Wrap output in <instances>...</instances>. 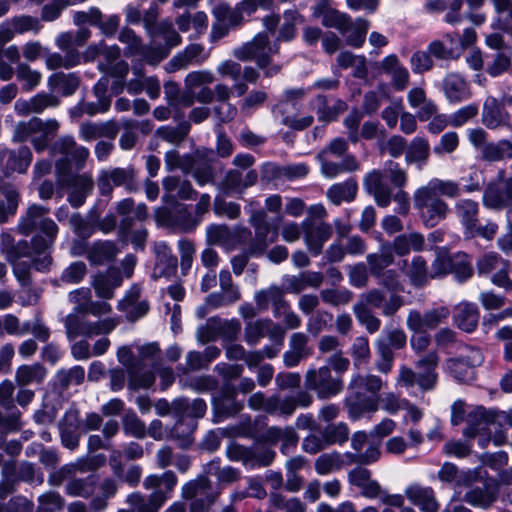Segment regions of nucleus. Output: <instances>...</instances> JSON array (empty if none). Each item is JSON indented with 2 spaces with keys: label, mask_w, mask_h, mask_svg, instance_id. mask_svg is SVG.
I'll list each match as a JSON object with an SVG mask.
<instances>
[{
  "label": "nucleus",
  "mask_w": 512,
  "mask_h": 512,
  "mask_svg": "<svg viewBox=\"0 0 512 512\" xmlns=\"http://www.w3.org/2000/svg\"><path fill=\"white\" fill-rule=\"evenodd\" d=\"M377 279L379 286L390 291L387 297L386 293L379 288H372L360 295L352 311L360 325L364 326L369 334L378 332L381 328V320L372 309H381L384 317H393L403 306L404 297L395 293L399 290L401 284L396 270L389 269L382 272Z\"/></svg>",
  "instance_id": "f257e3e1"
},
{
  "label": "nucleus",
  "mask_w": 512,
  "mask_h": 512,
  "mask_svg": "<svg viewBox=\"0 0 512 512\" xmlns=\"http://www.w3.org/2000/svg\"><path fill=\"white\" fill-rule=\"evenodd\" d=\"M461 191L458 182L439 178H432L426 185L417 188L413 194V205L423 225L434 228L445 221L451 210L442 197L457 199Z\"/></svg>",
  "instance_id": "f03ea898"
},
{
  "label": "nucleus",
  "mask_w": 512,
  "mask_h": 512,
  "mask_svg": "<svg viewBox=\"0 0 512 512\" xmlns=\"http://www.w3.org/2000/svg\"><path fill=\"white\" fill-rule=\"evenodd\" d=\"M384 386L382 378L375 374L355 373L348 384L344 406L352 420L365 414L375 413L380 406V391Z\"/></svg>",
  "instance_id": "7ed1b4c3"
},
{
  "label": "nucleus",
  "mask_w": 512,
  "mask_h": 512,
  "mask_svg": "<svg viewBox=\"0 0 512 512\" xmlns=\"http://www.w3.org/2000/svg\"><path fill=\"white\" fill-rule=\"evenodd\" d=\"M177 484L178 477L172 470L150 474L143 480V487L151 493L147 496L140 492L129 494L126 502L132 509H121L118 512H159L172 497Z\"/></svg>",
  "instance_id": "20e7f679"
},
{
  "label": "nucleus",
  "mask_w": 512,
  "mask_h": 512,
  "mask_svg": "<svg viewBox=\"0 0 512 512\" xmlns=\"http://www.w3.org/2000/svg\"><path fill=\"white\" fill-rule=\"evenodd\" d=\"M249 223L254 228L255 235L248 228H239L237 237L240 243L248 241L246 248L242 253L237 254L231 259L233 273L241 275L247 266L250 257H260L265 254L273 239H268L270 224L267 220V212L263 209L255 210L251 213Z\"/></svg>",
  "instance_id": "39448f33"
},
{
  "label": "nucleus",
  "mask_w": 512,
  "mask_h": 512,
  "mask_svg": "<svg viewBox=\"0 0 512 512\" xmlns=\"http://www.w3.org/2000/svg\"><path fill=\"white\" fill-rule=\"evenodd\" d=\"M407 182V171L393 160L386 161L383 170H372L363 179V185L367 193L373 196L379 207L383 208L391 203L392 187L402 189Z\"/></svg>",
  "instance_id": "423d86ee"
},
{
  "label": "nucleus",
  "mask_w": 512,
  "mask_h": 512,
  "mask_svg": "<svg viewBox=\"0 0 512 512\" xmlns=\"http://www.w3.org/2000/svg\"><path fill=\"white\" fill-rule=\"evenodd\" d=\"M348 143L343 138L333 139L317 154L321 173L326 178H335L341 173H352L360 168V163L352 154H346Z\"/></svg>",
  "instance_id": "0eeeda50"
},
{
  "label": "nucleus",
  "mask_w": 512,
  "mask_h": 512,
  "mask_svg": "<svg viewBox=\"0 0 512 512\" xmlns=\"http://www.w3.org/2000/svg\"><path fill=\"white\" fill-rule=\"evenodd\" d=\"M439 363V356L436 351H430L421 356L416 362L413 369L402 366L399 370L396 382L401 387L413 388L418 386L423 392L435 389L438 382V374L436 368Z\"/></svg>",
  "instance_id": "6e6552de"
},
{
  "label": "nucleus",
  "mask_w": 512,
  "mask_h": 512,
  "mask_svg": "<svg viewBox=\"0 0 512 512\" xmlns=\"http://www.w3.org/2000/svg\"><path fill=\"white\" fill-rule=\"evenodd\" d=\"M221 488L215 486L203 471L181 487V497L189 501V512H207L219 499Z\"/></svg>",
  "instance_id": "1a4fd4ad"
},
{
  "label": "nucleus",
  "mask_w": 512,
  "mask_h": 512,
  "mask_svg": "<svg viewBox=\"0 0 512 512\" xmlns=\"http://www.w3.org/2000/svg\"><path fill=\"white\" fill-rule=\"evenodd\" d=\"M60 124L55 119L42 120L32 117L28 121L19 122L14 129L13 140L25 142L30 137L36 152H43L49 147V143L59 130Z\"/></svg>",
  "instance_id": "9d476101"
},
{
  "label": "nucleus",
  "mask_w": 512,
  "mask_h": 512,
  "mask_svg": "<svg viewBox=\"0 0 512 512\" xmlns=\"http://www.w3.org/2000/svg\"><path fill=\"white\" fill-rule=\"evenodd\" d=\"M48 148L52 156L60 155L55 161V175L67 174L74 169L82 170L90 154L89 150L78 145L72 136L60 137Z\"/></svg>",
  "instance_id": "9b49d317"
},
{
  "label": "nucleus",
  "mask_w": 512,
  "mask_h": 512,
  "mask_svg": "<svg viewBox=\"0 0 512 512\" xmlns=\"http://www.w3.org/2000/svg\"><path fill=\"white\" fill-rule=\"evenodd\" d=\"M96 185L100 195L104 197H111L117 187H122L127 193H136L140 189L139 171L133 164L102 169L97 176Z\"/></svg>",
  "instance_id": "f8f14e48"
},
{
  "label": "nucleus",
  "mask_w": 512,
  "mask_h": 512,
  "mask_svg": "<svg viewBox=\"0 0 512 512\" xmlns=\"http://www.w3.org/2000/svg\"><path fill=\"white\" fill-rule=\"evenodd\" d=\"M306 390L315 392L318 399L325 400L340 394L344 389L342 376L333 375L332 369L327 366L310 368L304 376Z\"/></svg>",
  "instance_id": "ddd939ff"
},
{
  "label": "nucleus",
  "mask_w": 512,
  "mask_h": 512,
  "mask_svg": "<svg viewBox=\"0 0 512 512\" xmlns=\"http://www.w3.org/2000/svg\"><path fill=\"white\" fill-rule=\"evenodd\" d=\"M56 183L59 189L68 191L67 201L74 208H79L85 203L95 186L92 175L87 172L56 174Z\"/></svg>",
  "instance_id": "4468645a"
},
{
  "label": "nucleus",
  "mask_w": 512,
  "mask_h": 512,
  "mask_svg": "<svg viewBox=\"0 0 512 512\" xmlns=\"http://www.w3.org/2000/svg\"><path fill=\"white\" fill-rule=\"evenodd\" d=\"M482 202L486 208L492 210L511 209L512 176H508L505 169H499L495 179L486 185Z\"/></svg>",
  "instance_id": "2eb2a0df"
},
{
  "label": "nucleus",
  "mask_w": 512,
  "mask_h": 512,
  "mask_svg": "<svg viewBox=\"0 0 512 512\" xmlns=\"http://www.w3.org/2000/svg\"><path fill=\"white\" fill-rule=\"evenodd\" d=\"M279 53V45H271L267 32H260L254 38L234 49L233 55L241 61H254L258 67H265L270 63V57Z\"/></svg>",
  "instance_id": "dca6fc26"
},
{
  "label": "nucleus",
  "mask_w": 512,
  "mask_h": 512,
  "mask_svg": "<svg viewBox=\"0 0 512 512\" xmlns=\"http://www.w3.org/2000/svg\"><path fill=\"white\" fill-rule=\"evenodd\" d=\"M49 212L48 207L39 204L30 205L19 220L17 232L28 236L39 229L48 238L56 237L58 226L48 217Z\"/></svg>",
  "instance_id": "f3484780"
},
{
  "label": "nucleus",
  "mask_w": 512,
  "mask_h": 512,
  "mask_svg": "<svg viewBox=\"0 0 512 512\" xmlns=\"http://www.w3.org/2000/svg\"><path fill=\"white\" fill-rule=\"evenodd\" d=\"M501 421L512 426V414H497L492 410H486L483 407H477L467 416V427L463 434L466 438L473 439L483 432L490 431V425L500 424Z\"/></svg>",
  "instance_id": "a211bd4d"
},
{
  "label": "nucleus",
  "mask_w": 512,
  "mask_h": 512,
  "mask_svg": "<svg viewBox=\"0 0 512 512\" xmlns=\"http://www.w3.org/2000/svg\"><path fill=\"white\" fill-rule=\"evenodd\" d=\"M100 494L94 496L89 506L83 501L75 500L68 504L67 512H104L108 507V500L114 497L118 491V483L114 478L103 479L99 484Z\"/></svg>",
  "instance_id": "6ab92c4d"
},
{
  "label": "nucleus",
  "mask_w": 512,
  "mask_h": 512,
  "mask_svg": "<svg viewBox=\"0 0 512 512\" xmlns=\"http://www.w3.org/2000/svg\"><path fill=\"white\" fill-rule=\"evenodd\" d=\"M41 28V21L37 17L27 14L13 16L0 25V48L10 42L16 34L28 32L36 34Z\"/></svg>",
  "instance_id": "aec40b11"
},
{
  "label": "nucleus",
  "mask_w": 512,
  "mask_h": 512,
  "mask_svg": "<svg viewBox=\"0 0 512 512\" xmlns=\"http://www.w3.org/2000/svg\"><path fill=\"white\" fill-rule=\"evenodd\" d=\"M58 430L61 444L73 451L78 448L80 439L84 433L80 413L75 407H70L59 420Z\"/></svg>",
  "instance_id": "412c9836"
},
{
  "label": "nucleus",
  "mask_w": 512,
  "mask_h": 512,
  "mask_svg": "<svg viewBox=\"0 0 512 512\" xmlns=\"http://www.w3.org/2000/svg\"><path fill=\"white\" fill-rule=\"evenodd\" d=\"M304 233V241L314 256L322 253L323 246L332 236V226L324 221L315 222L311 219H305L301 223Z\"/></svg>",
  "instance_id": "4be33fe9"
},
{
  "label": "nucleus",
  "mask_w": 512,
  "mask_h": 512,
  "mask_svg": "<svg viewBox=\"0 0 512 512\" xmlns=\"http://www.w3.org/2000/svg\"><path fill=\"white\" fill-rule=\"evenodd\" d=\"M172 206L174 207V210L168 208L157 209V219L159 221L172 224L183 232L194 231L200 224V218L192 215L186 205L177 204Z\"/></svg>",
  "instance_id": "5701e85b"
},
{
  "label": "nucleus",
  "mask_w": 512,
  "mask_h": 512,
  "mask_svg": "<svg viewBox=\"0 0 512 512\" xmlns=\"http://www.w3.org/2000/svg\"><path fill=\"white\" fill-rule=\"evenodd\" d=\"M253 298L260 312H265L271 307L275 317L280 316L282 310L289 308L284 288L276 284L256 291Z\"/></svg>",
  "instance_id": "b1692460"
},
{
  "label": "nucleus",
  "mask_w": 512,
  "mask_h": 512,
  "mask_svg": "<svg viewBox=\"0 0 512 512\" xmlns=\"http://www.w3.org/2000/svg\"><path fill=\"white\" fill-rule=\"evenodd\" d=\"M237 389L231 384H224L219 395L213 399V412L216 421L236 416L244 405L236 399Z\"/></svg>",
  "instance_id": "393cba45"
},
{
  "label": "nucleus",
  "mask_w": 512,
  "mask_h": 512,
  "mask_svg": "<svg viewBox=\"0 0 512 512\" xmlns=\"http://www.w3.org/2000/svg\"><path fill=\"white\" fill-rule=\"evenodd\" d=\"M162 186L164 190L162 200L168 205H177L178 200H194L197 197V191L191 182L178 176L165 177Z\"/></svg>",
  "instance_id": "a878e982"
},
{
  "label": "nucleus",
  "mask_w": 512,
  "mask_h": 512,
  "mask_svg": "<svg viewBox=\"0 0 512 512\" xmlns=\"http://www.w3.org/2000/svg\"><path fill=\"white\" fill-rule=\"evenodd\" d=\"M482 363V354L478 349H470V354L447 360L446 366L450 374L460 382H468L474 378V368Z\"/></svg>",
  "instance_id": "bb28decb"
},
{
  "label": "nucleus",
  "mask_w": 512,
  "mask_h": 512,
  "mask_svg": "<svg viewBox=\"0 0 512 512\" xmlns=\"http://www.w3.org/2000/svg\"><path fill=\"white\" fill-rule=\"evenodd\" d=\"M481 116L483 125L490 130L502 127L512 129L510 114L495 97L490 96L485 100Z\"/></svg>",
  "instance_id": "cd10ccee"
},
{
  "label": "nucleus",
  "mask_w": 512,
  "mask_h": 512,
  "mask_svg": "<svg viewBox=\"0 0 512 512\" xmlns=\"http://www.w3.org/2000/svg\"><path fill=\"white\" fill-rule=\"evenodd\" d=\"M442 90L446 100L452 104H458L471 98L472 92L464 76L457 72L445 75L442 81Z\"/></svg>",
  "instance_id": "c85d7f7f"
},
{
  "label": "nucleus",
  "mask_w": 512,
  "mask_h": 512,
  "mask_svg": "<svg viewBox=\"0 0 512 512\" xmlns=\"http://www.w3.org/2000/svg\"><path fill=\"white\" fill-rule=\"evenodd\" d=\"M405 496L421 512H438L440 504L436 498L435 492L430 486H423L419 483H413L406 487Z\"/></svg>",
  "instance_id": "c756f323"
},
{
  "label": "nucleus",
  "mask_w": 512,
  "mask_h": 512,
  "mask_svg": "<svg viewBox=\"0 0 512 512\" xmlns=\"http://www.w3.org/2000/svg\"><path fill=\"white\" fill-rule=\"evenodd\" d=\"M309 337L303 332L291 334L289 339V350L283 354L284 365L288 368L296 367L299 363L312 355V348L309 346Z\"/></svg>",
  "instance_id": "7c9ffc66"
},
{
  "label": "nucleus",
  "mask_w": 512,
  "mask_h": 512,
  "mask_svg": "<svg viewBox=\"0 0 512 512\" xmlns=\"http://www.w3.org/2000/svg\"><path fill=\"white\" fill-rule=\"evenodd\" d=\"M60 104L58 96L52 93H38L29 100H18L15 103V111L19 115L41 114L48 108H55Z\"/></svg>",
  "instance_id": "2f4dec72"
},
{
  "label": "nucleus",
  "mask_w": 512,
  "mask_h": 512,
  "mask_svg": "<svg viewBox=\"0 0 512 512\" xmlns=\"http://www.w3.org/2000/svg\"><path fill=\"white\" fill-rule=\"evenodd\" d=\"M206 58L204 46L199 43H192L170 59L167 64V71L174 72L186 69L192 64H202Z\"/></svg>",
  "instance_id": "473e14b6"
},
{
  "label": "nucleus",
  "mask_w": 512,
  "mask_h": 512,
  "mask_svg": "<svg viewBox=\"0 0 512 512\" xmlns=\"http://www.w3.org/2000/svg\"><path fill=\"white\" fill-rule=\"evenodd\" d=\"M98 468V465L95 463V458L83 460L79 459L74 463L63 465L58 470L52 472L48 476V483L51 486L59 487L61 486L66 478H70L72 476H76L79 473H86L90 471H94Z\"/></svg>",
  "instance_id": "72a5a7b5"
},
{
  "label": "nucleus",
  "mask_w": 512,
  "mask_h": 512,
  "mask_svg": "<svg viewBox=\"0 0 512 512\" xmlns=\"http://www.w3.org/2000/svg\"><path fill=\"white\" fill-rule=\"evenodd\" d=\"M498 496V486L485 483L482 487L477 486L468 490L463 500L473 507L489 509L497 501Z\"/></svg>",
  "instance_id": "f704fd0d"
},
{
  "label": "nucleus",
  "mask_w": 512,
  "mask_h": 512,
  "mask_svg": "<svg viewBox=\"0 0 512 512\" xmlns=\"http://www.w3.org/2000/svg\"><path fill=\"white\" fill-rule=\"evenodd\" d=\"M384 73L391 77V85L396 91H403L409 85L410 74L395 54L385 57L381 62Z\"/></svg>",
  "instance_id": "c9c22d12"
},
{
  "label": "nucleus",
  "mask_w": 512,
  "mask_h": 512,
  "mask_svg": "<svg viewBox=\"0 0 512 512\" xmlns=\"http://www.w3.org/2000/svg\"><path fill=\"white\" fill-rule=\"evenodd\" d=\"M65 493L71 497H80L88 499L94 495L99 486V476L97 474H89L86 477L72 476L65 479Z\"/></svg>",
  "instance_id": "e433bc0d"
},
{
  "label": "nucleus",
  "mask_w": 512,
  "mask_h": 512,
  "mask_svg": "<svg viewBox=\"0 0 512 512\" xmlns=\"http://www.w3.org/2000/svg\"><path fill=\"white\" fill-rule=\"evenodd\" d=\"M118 253L116 242L99 240L90 245L87 259L91 265H104L115 261Z\"/></svg>",
  "instance_id": "4c0bfd02"
},
{
  "label": "nucleus",
  "mask_w": 512,
  "mask_h": 512,
  "mask_svg": "<svg viewBox=\"0 0 512 512\" xmlns=\"http://www.w3.org/2000/svg\"><path fill=\"white\" fill-rule=\"evenodd\" d=\"M479 309L476 304L461 302L454 308V322L457 327L467 333L473 332L479 322Z\"/></svg>",
  "instance_id": "58836bf2"
},
{
  "label": "nucleus",
  "mask_w": 512,
  "mask_h": 512,
  "mask_svg": "<svg viewBox=\"0 0 512 512\" xmlns=\"http://www.w3.org/2000/svg\"><path fill=\"white\" fill-rule=\"evenodd\" d=\"M56 237L48 238L41 235H35L30 245L32 247L33 260L32 264L38 271H46L52 264V257L46 251L52 246Z\"/></svg>",
  "instance_id": "ea45409f"
},
{
  "label": "nucleus",
  "mask_w": 512,
  "mask_h": 512,
  "mask_svg": "<svg viewBox=\"0 0 512 512\" xmlns=\"http://www.w3.org/2000/svg\"><path fill=\"white\" fill-rule=\"evenodd\" d=\"M454 212L464 229L465 235L479 222V204L477 201L468 198L458 199L454 203Z\"/></svg>",
  "instance_id": "a19ab883"
},
{
  "label": "nucleus",
  "mask_w": 512,
  "mask_h": 512,
  "mask_svg": "<svg viewBox=\"0 0 512 512\" xmlns=\"http://www.w3.org/2000/svg\"><path fill=\"white\" fill-rule=\"evenodd\" d=\"M123 277L118 269H109L106 273L99 274L93 281L96 295L103 299H111L114 289L121 286Z\"/></svg>",
  "instance_id": "79ce46f5"
},
{
  "label": "nucleus",
  "mask_w": 512,
  "mask_h": 512,
  "mask_svg": "<svg viewBox=\"0 0 512 512\" xmlns=\"http://www.w3.org/2000/svg\"><path fill=\"white\" fill-rule=\"evenodd\" d=\"M424 246V236L418 232L398 235L394 238L393 242L390 243L392 253L398 256L408 255L411 251H422Z\"/></svg>",
  "instance_id": "37998d69"
},
{
  "label": "nucleus",
  "mask_w": 512,
  "mask_h": 512,
  "mask_svg": "<svg viewBox=\"0 0 512 512\" xmlns=\"http://www.w3.org/2000/svg\"><path fill=\"white\" fill-rule=\"evenodd\" d=\"M367 268L372 277H378L387 267L394 263V254L390 243L380 246L379 252L370 253L366 256Z\"/></svg>",
  "instance_id": "c03bdc74"
},
{
  "label": "nucleus",
  "mask_w": 512,
  "mask_h": 512,
  "mask_svg": "<svg viewBox=\"0 0 512 512\" xmlns=\"http://www.w3.org/2000/svg\"><path fill=\"white\" fill-rule=\"evenodd\" d=\"M80 86V77L76 73L57 72L48 78L51 92H60L63 96H71Z\"/></svg>",
  "instance_id": "a18cd8bd"
},
{
  "label": "nucleus",
  "mask_w": 512,
  "mask_h": 512,
  "mask_svg": "<svg viewBox=\"0 0 512 512\" xmlns=\"http://www.w3.org/2000/svg\"><path fill=\"white\" fill-rule=\"evenodd\" d=\"M283 23L279 28L275 43L291 42L297 35V25L304 22V17L296 9H289L283 13Z\"/></svg>",
  "instance_id": "49530a36"
},
{
  "label": "nucleus",
  "mask_w": 512,
  "mask_h": 512,
  "mask_svg": "<svg viewBox=\"0 0 512 512\" xmlns=\"http://www.w3.org/2000/svg\"><path fill=\"white\" fill-rule=\"evenodd\" d=\"M358 191V184L355 179L349 178L344 182L333 184L327 190V198L334 204L340 205L342 202H351L355 199Z\"/></svg>",
  "instance_id": "de8ad7c7"
},
{
  "label": "nucleus",
  "mask_w": 512,
  "mask_h": 512,
  "mask_svg": "<svg viewBox=\"0 0 512 512\" xmlns=\"http://www.w3.org/2000/svg\"><path fill=\"white\" fill-rule=\"evenodd\" d=\"M66 335L69 340L79 336H93V322L78 314H68L64 320Z\"/></svg>",
  "instance_id": "09e8293b"
},
{
  "label": "nucleus",
  "mask_w": 512,
  "mask_h": 512,
  "mask_svg": "<svg viewBox=\"0 0 512 512\" xmlns=\"http://www.w3.org/2000/svg\"><path fill=\"white\" fill-rule=\"evenodd\" d=\"M46 374V368L40 363L21 365L16 370L15 381L21 387L40 384L46 377Z\"/></svg>",
  "instance_id": "8fccbe9b"
},
{
  "label": "nucleus",
  "mask_w": 512,
  "mask_h": 512,
  "mask_svg": "<svg viewBox=\"0 0 512 512\" xmlns=\"http://www.w3.org/2000/svg\"><path fill=\"white\" fill-rule=\"evenodd\" d=\"M204 472L209 476L213 475L218 481V487L220 485H229L237 482L241 473L237 468L232 466L221 467L219 460H212L203 466Z\"/></svg>",
  "instance_id": "3c124183"
},
{
  "label": "nucleus",
  "mask_w": 512,
  "mask_h": 512,
  "mask_svg": "<svg viewBox=\"0 0 512 512\" xmlns=\"http://www.w3.org/2000/svg\"><path fill=\"white\" fill-rule=\"evenodd\" d=\"M207 411L206 402L197 398L189 401L187 398H178L174 400V413L184 418V416L191 418H202Z\"/></svg>",
  "instance_id": "603ef678"
},
{
  "label": "nucleus",
  "mask_w": 512,
  "mask_h": 512,
  "mask_svg": "<svg viewBox=\"0 0 512 512\" xmlns=\"http://www.w3.org/2000/svg\"><path fill=\"white\" fill-rule=\"evenodd\" d=\"M195 428V423L186 422L180 417L170 429L168 438L175 440L180 448L186 449L193 443L192 434Z\"/></svg>",
  "instance_id": "864d4df0"
},
{
  "label": "nucleus",
  "mask_w": 512,
  "mask_h": 512,
  "mask_svg": "<svg viewBox=\"0 0 512 512\" xmlns=\"http://www.w3.org/2000/svg\"><path fill=\"white\" fill-rule=\"evenodd\" d=\"M314 102L316 103L318 119L323 122L336 120L338 115L346 109V103L339 99L333 105H328L325 95H318Z\"/></svg>",
  "instance_id": "5fc2aeb1"
},
{
  "label": "nucleus",
  "mask_w": 512,
  "mask_h": 512,
  "mask_svg": "<svg viewBox=\"0 0 512 512\" xmlns=\"http://www.w3.org/2000/svg\"><path fill=\"white\" fill-rule=\"evenodd\" d=\"M370 22L363 18H357L356 20L351 19V24L348 25L347 34L345 37L346 44L354 48H360L363 46L366 34L368 32Z\"/></svg>",
  "instance_id": "6e6d98bb"
},
{
  "label": "nucleus",
  "mask_w": 512,
  "mask_h": 512,
  "mask_svg": "<svg viewBox=\"0 0 512 512\" xmlns=\"http://www.w3.org/2000/svg\"><path fill=\"white\" fill-rule=\"evenodd\" d=\"M158 37H162L164 40V44H160L159 46L167 47L168 53H170L173 47L180 45L182 42V37L174 29L173 23L169 19L160 21L157 30L150 36L152 40Z\"/></svg>",
  "instance_id": "4d7b16f0"
},
{
  "label": "nucleus",
  "mask_w": 512,
  "mask_h": 512,
  "mask_svg": "<svg viewBox=\"0 0 512 512\" xmlns=\"http://www.w3.org/2000/svg\"><path fill=\"white\" fill-rule=\"evenodd\" d=\"M15 75L18 82L21 83L23 91L34 90L41 82L42 75L39 71L33 70L27 63H19L15 68Z\"/></svg>",
  "instance_id": "13d9d810"
},
{
  "label": "nucleus",
  "mask_w": 512,
  "mask_h": 512,
  "mask_svg": "<svg viewBox=\"0 0 512 512\" xmlns=\"http://www.w3.org/2000/svg\"><path fill=\"white\" fill-rule=\"evenodd\" d=\"M430 155V146L426 139L422 137L414 138L409 146H407L405 160L408 164L420 163L427 161Z\"/></svg>",
  "instance_id": "bf43d9fd"
},
{
  "label": "nucleus",
  "mask_w": 512,
  "mask_h": 512,
  "mask_svg": "<svg viewBox=\"0 0 512 512\" xmlns=\"http://www.w3.org/2000/svg\"><path fill=\"white\" fill-rule=\"evenodd\" d=\"M406 275L409 278L411 284L415 287H421L425 285L430 278V272H428L426 261L421 256H415L408 269Z\"/></svg>",
  "instance_id": "052dcab7"
},
{
  "label": "nucleus",
  "mask_w": 512,
  "mask_h": 512,
  "mask_svg": "<svg viewBox=\"0 0 512 512\" xmlns=\"http://www.w3.org/2000/svg\"><path fill=\"white\" fill-rule=\"evenodd\" d=\"M276 452L265 445H255L250 447L248 468L268 467L275 460Z\"/></svg>",
  "instance_id": "680f3d73"
},
{
  "label": "nucleus",
  "mask_w": 512,
  "mask_h": 512,
  "mask_svg": "<svg viewBox=\"0 0 512 512\" xmlns=\"http://www.w3.org/2000/svg\"><path fill=\"white\" fill-rule=\"evenodd\" d=\"M269 503L274 509L284 512H306V505L299 498H286L279 492H270Z\"/></svg>",
  "instance_id": "e2e57ef3"
},
{
  "label": "nucleus",
  "mask_w": 512,
  "mask_h": 512,
  "mask_svg": "<svg viewBox=\"0 0 512 512\" xmlns=\"http://www.w3.org/2000/svg\"><path fill=\"white\" fill-rule=\"evenodd\" d=\"M190 128L189 122L183 121L177 126H162L157 129L156 134L162 140L170 144L178 145L186 138Z\"/></svg>",
  "instance_id": "0e129e2a"
},
{
  "label": "nucleus",
  "mask_w": 512,
  "mask_h": 512,
  "mask_svg": "<svg viewBox=\"0 0 512 512\" xmlns=\"http://www.w3.org/2000/svg\"><path fill=\"white\" fill-rule=\"evenodd\" d=\"M123 431L126 435L136 439H144L147 435V427L133 410H128L122 417Z\"/></svg>",
  "instance_id": "69168bd1"
},
{
  "label": "nucleus",
  "mask_w": 512,
  "mask_h": 512,
  "mask_svg": "<svg viewBox=\"0 0 512 512\" xmlns=\"http://www.w3.org/2000/svg\"><path fill=\"white\" fill-rule=\"evenodd\" d=\"M508 260L495 252L481 255L476 261V269L479 276L489 275L504 267Z\"/></svg>",
  "instance_id": "338daca9"
},
{
  "label": "nucleus",
  "mask_w": 512,
  "mask_h": 512,
  "mask_svg": "<svg viewBox=\"0 0 512 512\" xmlns=\"http://www.w3.org/2000/svg\"><path fill=\"white\" fill-rule=\"evenodd\" d=\"M496 17L493 28H507L512 23V0H491Z\"/></svg>",
  "instance_id": "774afa93"
}]
</instances>
